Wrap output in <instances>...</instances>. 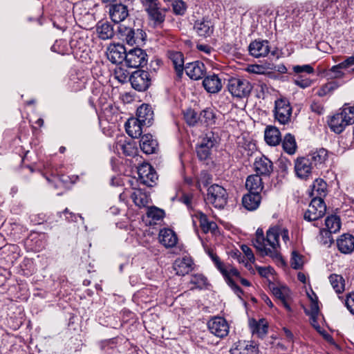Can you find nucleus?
Returning a JSON list of instances; mask_svg holds the SVG:
<instances>
[{
    "label": "nucleus",
    "mask_w": 354,
    "mask_h": 354,
    "mask_svg": "<svg viewBox=\"0 0 354 354\" xmlns=\"http://www.w3.org/2000/svg\"><path fill=\"white\" fill-rule=\"evenodd\" d=\"M210 257L214 261L217 269L221 272L225 278V280L227 285L232 288L234 292L239 297L241 298V295L243 292L241 288L236 284V281L240 278V272L237 269L231 266L230 265L223 264L219 259L218 257L216 254H210Z\"/></svg>",
    "instance_id": "f257e3e1"
},
{
    "label": "nucleus",
    "mask_w": 354,
    "mask_h": 354,
    "mask_svg": "<svg viewBox=\"0 0 354 354\" xmlns=\"http://www.w3.org/2000/svg\"><path fill=\"white\" fill-rule=\"evenodd\" d=\"M281 236L283 242L287 243L289 241L288 230L279 226L270 227L266 232V241L270 244L271 257L278 255L279 248V237Z\"/></svg>",
    "instance_id": "f03ea898"
},
{
    "label": "nucleus",
    "mask_w": 354,
    "mask_h": 354,
    "mask_svg": "<svg viewBox=\"0 0 354 354\" xmlns=\"http://www.w3.org/2000/svg\"><path fill=\"white\" fill-rule=\"evenodd\" d=\"M227 89L232 96L243 98L250 95L252 86L245 79L232 77L228 80Z\"/></svg>",
    "instance_id": "7ed1b4c3"
},
{
    "label": "nucleus",
    "mask_w": 354,
    "mask_h": 354,
    "mask_svg": "<svg viewBox=\"0 0 354 354\" xmlns=\"http://www.w3.org/2000/svg\"><path fill=\"white\" fill-rule=\"evenodd\" d=\"M216 143L217 138L214 132L209 131L203 136L196 147V153L199 159H207L211 155L212 148Z\"/></svg>",
    "instance_id": "20e7f679"
},
{
    "label": "nucleus",
    "mask_w": 354,
    "mask_h": 354,
    "mask_svg": "<svg viewBox=\"0 0 354 354\" xmlns=\"http://www.w3.org/2000/svg\"><path fill=\"white\" fill-rule=\"evenodd\" d=\"M207 199L216 208H223L227 202L226 190L217 184L211 185L207 189Z\"/></svg>",
    "instance_id": "39448f33"
},
{
    "label": "nucleus",
    "mask_w": 354,
    "mask_h": 354,
    "mask_svg": "<svg viewBox=\"0 0 354 354\" xmlns=\"http://www.w3.org/2000/svg\"><path fill=\"white\" fill-rule=\"evenodd\" d=\"M292 107L286 98L277 99L274 102V118L281 124H286L290 121Z\"/></svg>",
    "instance_id": "423d86ee"
},
{
    "label": "nucleus",
    "mask_w": 354,
    "mask_h": 354,
    "mask_svg": "<svg viewBox=\"0 0 354 354\" xmlns=\"http://www.w3.org/2000/svg\"><path fill=\"white\" fill-rule=\"evenodd\" d=\"M124 57L125 64L129 68L142 67L147 63V55L140 48H133L127 50Z\"/></svg>",
    "instance_id": "0eeeda50"
},
{
    "label": "nucleus",
    "mask_w": 354,
    "mask_h": 354,
    "mask_svg": "<svg viewBox=\"0 0 354 354\" xmlns=\"http://www.w3.org/2000/svg\"><path fill=\"white\" fill-rule=\"evenodd\" d=\"M326 206L323 198H313L304 214V218L308 221H317L326 213Z\"/></svg>",
    "instance_id": "6e6552de"
},
{
    "label": "nucleus",
    "mask_w": 354,
    "mask_h": 354,
    "mask_svg": "<svg viewBox=\"0 0 354 354\" xmlns=\"http://www.w3.org/2000/svg\"><path fill=\"white\" fill-rule=\"evenodd\" d=\"M129 81L134 89L138 91H145L151 85V79L148 71L138 70L132 73Z\"/></svg>",
    "instance_id": "1a4fd4ad"
},
{
    "label": "nucleus",
    "mask_w": 354,
    "mask_h": 354,
    "mask_svg": "<svg viewBox=\"0 0 354 354\" xmlns=\"http://www.w3.org/2000/svg\"><path fill=\"white\" fill-rule=\"evenodd\" d=\"M209 332L214 336L223 338L229 333L230 326L227 322L221 317H214L207 322Z\"/></svg>",
    "instance_id": "9d476101"
},
{
    "label": "nucleus",
    "mask_w": 354,
    "mask_h": 354,
    "mask_svg": "<svg viewBox=\"0 0 354 354\" xmlns=\"http://www.w3.org/2000/svg\"><path fill=\"white\" fill-rule=\"evenodd\" d=\"M269 288L274 297L280 300L284 308L288 311H291V307L288 304V299L290 297V289L285 285H277L271 282L269 283Z\"/></svg>",
    "instance_id": "9b49d317"
},
{
    "label": "nucleus",
    "mask_w": 354,
    "mask_h": 354,
    "mask_svg": "<svg viewBox=\"0 0 354 354\" xmlns=\"http://www.w3.org/2000/svg\"><path fill=\"white\" fill-rule=\"evenodd\" d=\"M127 49L120 44H110L106 50L107 59L113 64H122L125 60Z\"/></svg>",
    "instance_id": "f8f14e48"
},
{
    "label": "nucleus",
    "mask_w": 354,
    "mask_h": 354,
    "mask_svg": "<svg viewBox=\"0 0 354 354\" xmlns=\"http://www.w3.org/2000/svg\"><path fill=\"white\" fill-rule=\"evenodd\" d=\"M313 163L309 157L298 158L295 164V170L297 177L306 179L313 171Z\"/></svg>",
    "instance_id": "ddd939ff"
},
{
    "label": "nucleus",
    "mask_w": 354,
    "mask_h": 354,
    "mask_svg": "<svg viewBox=\"0 0 354 354\" xmlns=\"http://www.w3.org/2000/svg\"><path fill=\"white\" fill-rule=\"evenodd\" d=\"M138 174L140 183L149 187H151L158 178L156 171L148 163L142 164L138 168Z\"/></svg>",
    "instance_id": "4468645a"
},
{
    "label": "nucleus",
    "mask_w": 354,
    "mask_h": 354,
    "mask_svg": "<svg viewBox=\"0 0 354 354\" xmlns=\"http://www.w3.org/2000/svg\"><path fill=\"white\" fill-rule=\"evenodd\" d=\"M113 147L119 155L123 154L131 156L135 155L137 152V148L134 143L127 141L124 137L118 138Z\"/></svg>",
    "instance_id": "2eb2a0df"
},
{
    "label": "nucleus",
    "mask_w": 354,
    "mask_h": 354,
    "mask_svg": "<svg viewBox=\"0 0 354 354\" xmlns=\"http://www.w3.org/2000/svg\"><path fill=\"white\" fill-rule=\"evenodd\" d=\"M252 243L254 247L261 254L270 257L272 252L270 249V244L266 241V237L265 238L262 229H257L255 233V238L253 239Z\"/></svg>",
    "instance_id": "dca6fc26"
},
{
    "label": "nucleus",
    "mask_w": 354,
    "mask_h": 354,
    "mask_svg": "<svg viewBox=\"0 0 354 354\" xmlns=\"http://www.w3.org/2000/svg\"><path fill=\"white\" fill-rule=\"evenodd\" d=\"M194 30L199 37H210L214 32V26L210 20L204 18L195 21Z\"/></svg>",
    "instance_id": "f3484780"
},
{
    "label": "nucleus",
    "mask_w": 354,
    "mask_h": 354,
    "mask_svg": "<svg viewBox=\"0 0 354 354\" xmlns=\"http://www.w3.org/2000/svg\"><path fill=\"white\" fill-rule=\"evenodd\" d=\"M248 49L250 55L256 58L266 57L270 52V47L267 40L254 41L250 43Z\"/></svg>",
    "instance_id": "a211bd4d"
},
{
    "label": "nucleus",
    "mask_w": 354,
    "mask_h": 354,
    "mask_svg": "<svg viewBox=\"0 0 354 354\" xmlns=\"http://www.w3.org/2000/svg\"><path fill=\"white\" fill-rule=\"evenodd\" d=\"M249 326L252 334L259 338H263L268 330V323L263 318L259 319V320L255 319H250Z\"/></svg>",
    "instance_id": "6ab92c4d"
},
{
    "label": "nucleus",
    "mask_w": 354,
    "mask_h": 354,
    "mask_svg": "<svg viewBox=\"0 0 354 354\" xmlns=\"http://www.w3.org/2000/svg\"><path fill=\"white\" fill-rule=\"evenodd\" d=\"M346 0H323L319 9L326 15H333L340 8L345 6Z\"/></svg>",
    "instance_id": "aec40b11"
},
{
    "label": "nucleus",
    "mask_w": 354,
    "mask_h": 354,
    "mask_svg": "<svg viewBox=\"0 0 354 354\" xmlns=\"http://www.w3.org/2000/svg\"><path fill=\"white\" fill-rule=\"evenodd\" d=\"M186 74L192 80L202 78L205 72V67L203 63L196 61L186 64L185 67Z\"/></svg>",
    "instance_id": "412c9836"
},
{
    "label": "nucleus",
    "mask_w": 354,
    "mask_h": 354,
    "mask_svg": "<svg viewBox=\"0 0 354 354\" xmlns=\"http://www.w3.org/2000/svg\"><path fill=\"white\" fill-rule=\"evenodd\" d=\"M109 15L111 20L118 24L124 21L129 15L127 6L122 3L113 4L109 9Z\"/></svg>",
    "instance_id": "4be33fe9"
},
{
    "label": "nucleus",
    "mask_w": 354,
    "mask_h": 354,
    "mask_svg": "<svg viewBox=\"0 0 354 354\" xmlns=\"http://www.w3.org/2000/svg\"><path fill=\"white\" fill-rule=\"evenodd\" d=\"M345 117L342 111L335 114L328 122L330 129L336 133H342L346 126L350 125Z\"/></svg>",
    "instance_id": "5701e85b"
},
{
    "label": "nucleus",
    "mask_w": 354,
    "mask_h": 354,
    "mask_svg": "<svg viewBox=\"0 0 354 354\" xmlns=\"http://www.w3.org/2000/svg\"><path fill=\"white\" fill-rule=\"evenodd\" d=\"M338 250L343 254H351L354 250V236L344 234L337 240Z\"/></svg>",
    "instance_id": "b1692460"
},
{
    "label": "nucleus",
    "mask_w": 354,
    "mask_h": 354,
    "mask_svg": "<svg viewBox=\"0 0 354 354\" xmlns=\"http://www.w3.org/2000/svg\"><path fill=\"white\" fill-rule=\"evenodd\" d=\"M257 346L246 341H239L230 349L231 354H258Z\"/></svg>",
    "instance_id": "393cba45"
},
{
    "label": "nucleus",
    "mask_w": 354,
    "mask_h": 354,
    "mask_svg": "<svg viewBox=\"0 0 354 354\" xmlns=\"http://www.w3.org/2000/svg\"><path fill=\"white\" fill-rule=\"evenodd\" d=\"M203 85L205 89L210 93H216L223 87L221 80L214 74L205 77L203 81Z\"/></svg>",
    "instance_id": "a878e982"
},
{
    "label": "nucleus",
    "mask_w": 354,
    "mask_h": 354,
    "mask_svg": "<svg viewBox=\"0 0 354 354\" xmlns=\"http://www.w3.org/2000/svg\"><path fill=\"white\" fill-rule=\"evenodd\" d=\"M174 269L176 274L184 276L189 273L193 269V261L189 257L178 259L174 263Z\"/></svg>",
    "instance_id": "bb28decb"
},
{
    "label": "nucleus",
    "mask_w": 354,
    "mask_h": 354,
    "mask_svg": "<svg viewBox=\"0 0 354 354\" xmlns=\"http://www.w3.org/2000/svg\"><path fill=\"white\" fill-rule=\"evenodd\" d=\"M254 166L257 174L259 176H268L272 171V162L266 156L257 158Z\"/></svg>",
    "instance_id": "cd10ccee"
},
{
    "label": "nucleus",
    "mask_w": 354,
    "mask_h": 354,
    "mask_svg": "<svg viewBox=\"0 0 354 354\" xmlns=\"http://www.w3.org/2000/svg\"><path fill=\"white\" fill-rule=\"evenodd\" d=\"M308 157L310 159L314 167L322 168L328 160V151L324 148H320L310 153Z\"/></svg>",
    "instance_id": "c85d7f7f"
},
{
    "label": "nucleus",
    "mask_w": 354,
    "mask_h": 354,
    "mask_svg": "<svg viewBox=\"0 0 354 354\" xmlns=\"http://www.w3.org/2000/svg\"><path fill=\"white\" fill-rule=\"evenodd\" d=\"M160 242L165 248H173L178 242L176 233L171 229L161 230L159 234Z\"/></svg>",
    "instance_id": "c756f323"
},
{
    "label": "nucleus",
    "mask_w": 354,
    "mask_h": 354,
    "mask_svg": "<svg viewBox=\"0 0 354 354\" xmlns=\"http://www.w3.org/2000/svg\"><path fill=\"white\" fill-rule=\"evenodd\" d=\"M153 115V113L150 106L143 104L138 108L136 113L137 118L136 119L145 125L149 126L151 124Z\"/></svg>",
    "instance_id": "7c9ffc66"
},
{
    "label": "nucleus",
    "mask_w": 354,
    "mask_h": 354,
    "mask_svg": "<svg viewBox=\"0 0 354 354\" xmlns=\"http://www.w3.org/2000/svg\"><path fill=\"white\" fill-rule=\"evenodd\" d=\"M140 147L142 151L147 154L153 153L157 147L158 142L151 134H145L141 136Z\"/></svg>",
    "instance_id": "2f4dec72"
},
{
    "label": "nucleus",
    "mask_w": 354,
    "mask_h": 354,
    "mask_svg": "<svg viewBox=\"0 0 354 354\" xmlns=\"http://www.w3.org/2000/svg\"><path fill=\"white\" fill-rule=\"evenodd\" d=\"M261 203L260 194L249 192L244 195L242 198V204L243 207L250 211L257 209Z\"/></svg>",
    "instance_id": "473e14b6"
},
{
    "label": "nucleus",
    "mask_w": 354,
    "mask_h": 354,
    "mask_svg": "<svg viewBox=\"0 0 354 354\" xmlns=\"http://www.w3.org/2000/svg\"><path fill=\"white\" fill-rule=\"evenodd\" d=\"M145 126L136 118H130L125 123V129L127 134L131 138H138L142 132V127Z\"/></svg>",
    "instance_id": "72a5a7b5"
},
{
    "label": "nucleus",
    "mask_w": 354,
    "mask_h": 354,
    "mask_svg": "<svg viewBox=\"0 0 354 354\" xmlns=\"http://www.w3.org/2000/svg\"><path fill=\"white\" fill-rule=\"evenodd\" d=\"M264 138L269 145L276 146L278 145L281 141V136L279 130L272 126L266 127L264 133Z\"/></svg>",
    "instance_id": "f704fd0d"
},
{
    "label": "nucleus",
    "mask_w": 354,
    "mask_h": 354,
    "mask_svg": "<svg viewBox=\"0 0 354 354\" xmlns=\"http://www.w3.org/2000/svg\"><path fill=\"white\" fill-rule=\"evenodd\" d=\"M96 32L99 38L103 40L111 39L114 35L112 26L107 21H99L96 26Z\"/></svg>",
    "instance_id": "c9c22d12"
},
{
    "label": "nucleus",
    "mask_w": 354,
    "mask_h": 354,
    "mask_svg": "<svg viewBox=\"0 0 354 354\" xmlns=\"http://www.w3.org/2000/svg\"><path fill=\"white\" fill-rule=\"evenodd\" d=\"M245 187L249 192L259 194L263 188L261 178L258 174L249 176L246 179Z\"/></svg>",
    "instance_id": "e433bc0d"
},
{
    "label": "nucleus",
    "mask_w": 354,
    "mask_h": 354,
    "mask_svg": "<svg viewBox=\"0 0 354 354\" xmlns=\"http://www.w3.org/2000/svg\"><path fill=\"white\" fill-rule=\"evenodd\" d=\"M146 12L149 19L153 22L154 25L158 26L164 22L165 19V10L161 8L160 5Z\"/></svg>",
    "instance_id": "4c0bfd02"
},
{
    "label": "nucleus",
    "mask_w": 354,
    "mask_h": 354,
    "mask_svg": "<svg viewBox=\"0 0 354 354\" xmlns=\"http://www.w3.org/2000/svg\"><path fill=\"white\" fill-rule=\"evenodd\" d=\"M169 58L172 62V64L178 74L180 76L184 70V57L180 52H170L169 53Z\"/></svg>",
    "instance_id": "58836bf2"
},
{
    "label": "nucleus",
    "mask_w": 354,
    "mask_h": 354,
    "mask_svg": "<svg viewBox=\"0 0 354 354\" xmlns=\"http://www.w3.org/2000/svg\"><path fill=\"white\" fill-rule=\"evenodd\" d=\"M327 185L320 178H317L311 186V196L314 198H322L326 196Z\"/></svg>",
    "instance_id": "ea45409f"
},
{
    "label": "nucleus",
    "mask_w": 354,
    "mask_h": 354,
    "mask_svg": "<svg viewBox=\"0 0 354 354\" xmlns=\"http://www.w3.org/2000/svg\"><path fill=\"white\" fill-rule=\"evenodd\" d=\"M131 198L135 205L139 207H146L149 203V196L140 189H134L131 194Z\"/></svg>",
    "instance_id": "a19ab883"
},
{
    "label": "nucleus",
    "mask_w": 354,
    "mask_h": 354,
    "mask_svg": "<svg viewBox=\"0 0 354 354\" xmlns=\"http://www.w3.org/2000/svg\"><path fill=\"white\" fill-rule=\"evenodd\" d=\"M118 32L120 35V38L128 44L132 46L136 43L135 32L132 28L120 25L118 26Z\"/></svg>",
    "instance_id": "79ce46f5"
},
{
    "label": "nucleus",
    "mask_w": 354,
    "mask_h": 354,
    "mask_svg": "<svg viewBox=\"0 0 354 354\" xmlns=\"http://www.w3.org/2000/svg\"><path fill=\"white\" fill-rule=\"evenodd\" d=\"M214 108L208 107L203 110L201 116L204 119V122L207 126L214 125L216 123L218 115Z\"/></svg>",
    "instance_id": "37998d69"
},
{
    "label": "nucleus",
    "mask_w": 354,
    "mask_h": 354,
    "mask_svg": "<svg viewBox=\"0 0 354 354\" xmlns=\"http://www.w3.org/2000/svg\"><path fill=\"white\" fill-rule=\"evenodd\" d=\"M283 150L288 154H294L296 151L297 144L294 136L287 133L281 140Z\"/></svg>",
    "instance_id": "c03bdc74"
},
{
    "label": "nucleus",
    "mask_w": 354,
    "mask_h": 354,
    "mask_svg": "<svg viewBox=\"0 0 354 354\" xmlns=\"http://www.w3.org/2000/svg\"><path fill=\"white\" fill-rule=\"evenodd\" d=\"M330 283L335 291L339 294L344 291L345 281L342 276L332 274L329 277Z\"/></svg>",
    "instance_id": "a18cd8bd"
},
{
    "label": "nucleus",
    "mask_w": 354,
    "mask_h": 354,
    "mask_svg": "<svg viewBox=\"0 0 354 354\" xmlns=\"http://www.w3.org/2000/svg\"><path fill=\"white\" fill-rule=\"evenodd\" d=\"M325 225L327 230L333 233L339 232L341 227V221L339 216L331 215L328 216L325 221Z\"/></svg>",
    "instance_id": "49530a36"
},
{
    "label": "nucleus",
    "mask_w": 354,
    "mask_h": 354,
    "mask_svg": "<svg viewBox=\"0 0 354 354\" xmlns=\"http://www.w3.org/2000/svg\"><path fill=\"white\" fill-rule=\"evenodd\" d=\"M196 217L198 219L200 226L204 232L207 233L209 230H213L216 227V224L214 222L209 221L205 214L198 212L196 214Z\"/></svg>",
    "instance_id": "de8ad7c7"
},
{
    "label": "nucleus",
    "mask_w": 354,
    "mask_h": 354,
    "mask_svg": "<svg viewBox=\"0 0 354 354\" xmlns=\"http://www.w3.org/2000/svg\"><path fill=\"white\" fill-rule=\"evenodd\" d=\"M339 69H354V57H349L342 62L331 68V71L333 73H339Z\"/></svg>",
    "instance_id": "09e8293b"
},
{
    "label": "nucleus",
    "mask_w": 354,
    "mask_h": 354,
    "mask_svg": "<svg viewBox=\"0 0 354 354\" xmlns=\"http://www.w3.org/2000/svg\"><path fill=\"white\" fill-rule=\"evenodd\" d=\"M114 76L120 83L127 82L129 80V72L122 66H118L114 70Z\"/></svg>",
    "instance_id": "8fccbe9b"
},
{
    "label": "nucleus",
    "mask_w": 354,
    "mask_h": 354,
    "mask_svg": "<svg viewBox=\"0 0 354 354\" xmlns=\"http://www.w3.org/2000/svg\"><path fill=\"white\" fill-rule=\"evenodd\" d=\"M333 232L327 230L326 229H322L320 230L319 235V241L322 245L326 246H330L331 243L333 242L332 234Z\"/></svg>",
    "instance_id": "3c124183"
},
{
    "label": "nucleus",
    "mask_w": 354,
    "mask_h": 354,
    "mask_svg": "<svg viewBox=\"0 0 354 354\" xmlns=\"http://www.w3.org/2000/svg\"><path fill=\"white\" fill-rule=\"evenodd\" d=\"M51 50L61 55L67 54L68 53V46L66 40H57L52 46Z\"/></svg>",
    "instance_id": "603ef678"
},
{
    "label": "nucleus",
    "mask_w": 354,
    "mask_h": 354,
    "mask_svg": "<svg viewBox=\"0 0 354 354\" xmlns=\"http://www.w3.org/2000/svg\"><path fill=\"white\" fill-rule=\"evenodd\" d=\"M147 215L149 218H151L153 221H160L165 216V212L156 207L152 206L147 209Z\"/></svg>",
    "instance_id": "864d4df0"
},
{
    "label": "nucleus",
    "mask_w": 354,
    "mask_h": 354,
    "mask_svg": "<svg viewBox=\"0 0 354 354\" xmlns=\"http://www.w3.org/2000/svg\"><path fill=\"white\" fill-rule=\"evenodd\" d=\"M184 118L189 126H194L199 120L197 113L192 109H187L184 112Z\"/></svg>",
    "instance_id": "5fc2aeb1"
},
{
    "label": "nucleus",
    "mask_w": 354,
    "mask_h": 354,
    "mask_svg": "<svg viewBox=\"0 0 354 354\" xmlns=\"http://www.w3.org/2000/svg\"><path fill=\"white\" fill-rule=\"evenodd\" d=\"M290 264L291 267L295 270L301 268L304 265L302 255L299 254L297 251H293L292 252Z\"/></svg>",
    "instance_id": "6e6d98bb"
},
{
    "label": "nucleus",
    "mask_w": 354,
    "mask_h": 354,
    "mask_svg": "<svg viewBox=\"0 0 354 354\" xmlns=\"http://www.w3.org/2000/svg\"><path fill=\"white\" fill-rule=\"evenodd\" d=\"M174 12L176 15H183L186 10L185 3L182 0H175L172 3Z\"/></svg>",
    "instance_id": "4d7b16f0"
},
{
    "label": "nucleus",
    "mask_w": 354,
    "mask_h": 354,
    "mask_svg": "<svg viewBox=\"0 0 354 354\" xmlns=\"http://www.w3.org/2000/svg\"><path fill=\"white\" fill-rule=\"evenodd\" d=\"M294 83L301 88H306L311 86L312 80L300 75L294 80Z\"/></svg>",
    "instance_id": "13d9d810"
},
{
    "label": "nucleus",
    "mask_w": 354,
    "mask_h": 354,
    "mask_svg": "<svg viewBox=\"0 0 354 354\" xmlns=\"http://www.w3.org/2000/svg\"><path fill=\"white\" fill-rule=\"evenodd\" d=\"M342 111L350 124H354V106H344Z\"/></svg>",
    "instance_id": "bf43d9fd"
},
{
    "label": "nucleus",
    "mask_w": 354,
    "mask_h": 354,
    "mask_svg": "<svg viewBox=\"0 0 354 354\" xmlns=\"http://www.w3.org/2000/svg\"><path fill=\"white\" fill-rule=\"evenodd\" d=\"M292 69L293 71L296 73H306L308 74H311L314 72L313 66L310 64H304L302 66H294Z\"/></svg>",
    "instance_id": "052dcab7"
},
{
    "label": "nucleus",
    "mask_w": 354,
    "mask_h": 354,
    "mask_svg": "<svg viewBox=\"0 0 354 354\" xmlns=\"http://www.w3.org/2000/svg\"><path fill=\"white\" fill-rule=\"evenodd\" d=\"M145 11L160 5L159 0H140Z\"/></svg>",
    "instance_id": "680f3d73"
},
{
    "label": "nucleus",
    "mask_w": 354,
    "mask_h": 354,
    "mask_svg": "<svg viewBox=\"0 0 354 354\" xmlns=\"http://www.w3.org/2000/svg\"><path fill=\"white\" fill-rule=\"evenodd\" d=\"M345 305L350 313L354 315V292L347 295Z\"/></svg>",
    "instance_id": "e2e57ef3"
},
{
    "label": "nucleus",
    "mask_w": 354,
    "mask_h": 354,
    "mask_svg": "<svg viewBox=\"0 0 354 354\" xmlns=\"http://www.w3.org/2000/svg\"><path fill=\"white\" fill-rule=\"evenodd\" d=\"M256 269L258 273L263 277H269L270 274H272L274 270L271 267H261L257 266Z\"/></svg>",
    "instance_id": "0e129e2a"
},
{
    "label": "nucleus",
    "mask_w": 354,
    "mask_h": 354,
    "mask_svg": "<svg viewBox=\"0 0 354 354\" xmlns=\"http://www.w3.org/2000/svg\"><path fill=\"white\" fill-rule=\"evenodd\" d=\"M207 279L201 274L192 276L191 282L197 286H201L206 283Z\"/></svg>",
    "instance_id": "69168bd1"
},
{
    "label": "nucleus",
    "mask_w": 354,
    "mask_h": 354,
    "mask_svg": "<svg viewBox=\"0 0 354 354\" xmlns=\"http://www.w3.org/2000/svg\"><path fill=\"white\" fill-rule=\"evenodd\" d=\"M241 250L250 262H254L255 261V257L253 254V252L249 246L246 245H241Z\"/></svg>",
    "instance_id": "338daca9"
},
{
    "label": "nucleus",
    "mask_w": 354,
    "mask_h": 354,
    "mask_svg": "<svg viewBox=\"0 0 354 354\" xmlns=\"http://www.w3.org/2000/svg\"><path fill=\"white\" fill-rule=\"evenodd\" d=\"M314 7V2L312 1H307L299 5V8L303 9L305 13L313 11Z\"/></svg>",
    "instance_id": "774afa93"
}]
</instances>
